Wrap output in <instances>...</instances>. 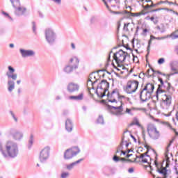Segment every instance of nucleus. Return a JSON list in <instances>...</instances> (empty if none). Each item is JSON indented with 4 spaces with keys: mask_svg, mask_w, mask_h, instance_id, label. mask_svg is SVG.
Segmentation results:
<instances>
[{
    "mask_svg": "<svg viewBox=\"0 0 178 178\" xmlns=\"http://www.w3.org/2000/svg\"><path fill=\"white\" fill-rule=\"evenodd\" d=\"M92 74H90V75L89 76V78L88 79V82H87V88L88 90V92L90 95H91V96L92 97L94 95H92L91 93V87L92 88V90H94V84H95V83H97V80L93 81L92 80Z\"/></svg>",
    "mask_w": 178,
    "mask_h": 178,
    "instance_id": "nucleus-21",
    "label": "nucleus"
},
{
    "mask_svg": "<svg viewBox=\"0 0 178 178\" xmlns=\"http://www.w3.org/2000/svg\"><path fill=\"white\" fill-rule=\"evenodd\" d=\"M174 74H178V72H174V73H170V74H168V75L165 74L166 79H167L166 81H168V80H170V76H173Z\"/></svg>",
    "mask_w": 178,
    "mask_h": 178,
    "instance_id": "nucleus-41",
    "label": "nucleus"
},
{
    "mask_svg": "<svg viewBox=\"0 0 178 178\" xmlns=\"http://www.w3.org/2000/svg\"><path fill=\"white\" fill-rule=\"evenodd\" d=\"M95 22H97V18L95 17H92L90 18V23L91 24H94V23H95Z\"/></svg>",
    "mask_w": 178,
    "mask_h": 178,
    "instance_id": "nucleus-48",
    "label": "nucleus"
},
{
    "mask_svg": "<svg viewBox=\"0 0 178 178\" xmlns=\"http://www.w3.org/2000/svg\"><path fill=\"white\" fill-rule=\"evenodd\" d=\"M140 82L136 80H130L128 81L125 87H124V91L127 92V94H133V92H136L137 90H138V85Z\"/></svg>",
    "mask_w": 178,
    "mask_h": 178,
    "instance_id": "nucleus-7",
    "label": "nucleus"
},
{
    "mask_svg": "<svg viewBox=\"0 0 178 178\" xmlns=\"http://www.w3.org/2000/svg\"><path fill=\"white\" fill-rule=\"evenodd\" d=\"M131 138H133L134 143H137V139H136V138L134 137V136L131 135Z\"/></svg>",
    "mask_w": 178,
    "mask_h": 178,
    "instance_id": "nucleus-57",
    "label": "nucleus"
},
{
    "mask_svg": "<svg viewBox=\"0 0 178 178\" xmlns=\"http://www.w3.org/2000/svg\"><path fill=\"white\" fill-rule=\"evenodd\" d=\"M145 148H146L147 151L144 154H141L140 156H137V158H139L143 163H148V159H151V157L148 155V152H149V146L148 145H145Z\"/></svg>",
    "mask_w": 178,
    "mask_h": 178,
    "instance_id": "nucleus-16",
    "label": "nucleus"
},
{
    "mask_svg": "<svg viewBox=\"0 0 178 178\" xmlns=\"http://www.w3.org/2000/svg\"><path fill=\"white\" fill-rule=\"evenodd\" d=\"M62 97L60 96H56V101H59V99H61Z\"/></svg>",
    "mask_w": 178,
    "mask_h": 178,
    "instance_id": "nucleus-60",
    "label": "nucleus"
},
{
    "mask_svg": "<svg viewBox=\"0 0 178 178\" xmlns=\"http://www.w3.org/2000/svg\"><path fill=\"white\" fill-rule=\"evenodd\" d=\"M83 161H84V159H80L77 160L76 161H74L70 164H67L66 165L67 170H73L74 168V166H77V165H79V163L83 162Z\"/></svg>",
    "mask_w": 178,
    "mask_h": 178,
    "instance_id": "nucleus-22",
    "label": "nucleus"
},
{
    "mask_svg": "<svg viewBox=\"0 0 178 178\" xmlns=\"http://www.w3.org/2000/svg\"><path fill=\"white\" fill-rule=\"evenodd\" d=\"M142 89L152 95V92H154V90H155V86H154V84L149 83H147L143 88L142 87Z\"/></svg>",
    "mask_w": 178,
    "mask_h": 178,
    "instance_id": "nucleus-23",
    "label": "nucleus"
},
{
    "mask_svg": "<svg viewBox=\"0 0 178 178\" xmlns=\"http://www.w3.org/2000/svg\"><path fill=\"white\" fill-rule=\"evenodd\" d=\"M124 143H125V147L126 148H127L129 147V143L127 142V140H125L124 139Z\"/></svg>",
    "mask_w": 178,
    "mask_h": 178,
    "instance_id": "nucleus-53",
    "label": "nucleus"
},
{
    "mask_svg": "<svg viewBox=\"0 0 178 178\" xmlns=\"http://www.w3.org/2000/svg\"><path fill=\"white\" fill-rule=\"evenodd\" d=\"M81 150L79 147H73L70 149H67L64 152V159L65 161H70V159H73L74 156H77L80 154Z\"/></svg>",
    "mask_w": 178,
    "mask_h": 178,
    "instance_id": "nucleus-8",
    "label": "nucleus"
},
{
    "mask_svg": "<svg viewBox=\"0 0 178 178\" xmlns=\"http://www.w3.org/2000/svg\"><path fill=\"white\" fill-rule=\"evenodd\" d=\"M10 136L15 140V141H21L23 140L24 134L21 131L13 130L10 131Z\"/></svg>",
    "mask_w": 178,
    "mask_h": 178,
    "instance_id": "nucleus-15",
    "label": "nucleus"
},
{
    "mask_svg": "<svg viewBox=\"0 0 178 178\" xmlns=\"http://www.w3.org/2000/svg\"><path fill=\"white\" fill-rule=\"evenodd\" d=\"M163 63H165V58H161L158 60V64L159 65H163Z\"/></svg>",
    "mask_w": 178,
    "mask_h": 178,
    "instance_id": "nucleus-45",
    "label": "nucleus"
},
{
    "mask_svg": "<svg viewBox=\"0 0 178 178\" xmlns=\"http://www.w3.org/2000/svg\"><path fill=\"white\" fill-rule=\"evenodd\" d=\"M70 173L69 172H62L61 174V178H67L70 176Z\"/></svg>",
    "mask_w": 178,
    "mask_h": 178,
    "instance_id": "nucleus-42",
    "label": "nucleus"
},
{
    "mask_svg": "<svg viewBox=\"0 0 178 178\" xmlns=\"http://www.w3.org/2000/svg\"><path fill=\"white\" fill-rule=\"evenodd\" d=\"M102 1L103 2H104V5L106 6V8H108L109 6L108 5L107 2H108V3H111V2H112V1L113 0H107V2H106V0H102Z\"/></svg>",
    "mask_w": 178,
    "mask_h": 178,
    "instance_id": "nucleus-46",
    "label": "nucleus"
},
{
    "mask_svg": "<svg viewBox=\"0 0 178 178\" xmlns=\"http://www.w3.org/2000/svg\"><path fill=\"white\" fill-rule=\"evenodd\" d=\"M147 133L152 140H159V137H161V133L154 124H149L147 125Z\"/></svg>",
    "mask_w": 178,
    "mask_h": 178,
    "instance_id": "nucleus-10",
    "label": "nucleus"
},
{
    "mask_svg": "<svg viewBox=\"0 0 178 178\" xmlns=\"http://www.w3.org/2000/svg\"><path fill=\"white\" fill-rule=\"evenodd\" d=\"M134 124H136V126H140V122H138V120H136V122H131L129 126H134Z\"/></svg>",
    "mask_w": 178,
    "mask_h": 178,
    "instance_id": "nucleus-49",
    "label": "nucleus"
},
{
    "mask_svg": "<svg viewBox=\"0 0 178 178\" xmlns=\"http://www.w3.org/2000/svg\"><path fill=\"white\" fill-rule=\"evenodd\" d=\"M49 151H51V147L49 146H46L42 149L39 156L40 162L44 163L49 158Z\"/></svg>",
    "mask_w": 178,
    "mask_h": 178,
    "instance_id": "nucleus-13",
    "label": "nucleus"
},
{
    "mask_svg": "<svg viewBox=\"0 0 178 178\" xmlns=\"http://www.w3.org/2000/svg\"><path fill=\"white\" fill-rule=\"evenodd\" d=\"M65 129L68 133H70V131H73V122H72V120L67 119L65 121Z\"/></svg>",
    "mask_w": 178,
    "mask_h": 178,
    "instance_id": "nucleus-25",
    "label": "nucleus"
},
{
    "mask_svg": "<svg viewBox=\"0 0 178 178\" xmlns=\"http://www.w3.org/2000/svg\"><path fill=\"white\" fill-rule=\"evenodd\" d=\"M108 90H109V83L106 80L104 79L97 85L95 92L99 98H104Z\"/></svg>",
    "mask_w": 178,
    "mask_h": 178,
    "instance_id": "nucleus-4",
    "label": "nucleus"
},
{
    "mask_svg": "<svg viewBox=\"0 0 178 178\" xmlns=\"http://www.w3.org/2000/svg\"><path fill=\"white\" fill-rule=\"evenodd\" d=\"M156 29H157L158 31L163 34V33L166 31V26H165V24H161L160 25L156 26Z\"/></svg>",
    "mask_w": 178,
    "mask_h": 178,
    "instance_id": "nucleus-28",
    "label": "nucleus"
},
{
    "mask_svg": "<svg viewBox=\"0 0 178 178\" xmlns=\"http://www.w3.org/2000/svg\"><path fill=\"white\" fill-rule=\"evenodd\" d=\"M6 149L10 158H16L19 155V146L17 143L13 140L7 141L6 144Z\"/></svg>",
    "mask_w": 178,
    "mask_h": 178,
    "instance_id": "nucleus-2",
    "label": "nucleus"
},
{
    "mask_svg": "<svg viewBox=\"0 0 178 178\" xmlns=\"http://www.w3.org/2000/svg\"><path fill=\"white\" fill-rule=\"evenodd\" d=\"M73 62H74L73 65H67L64 67L63 70L65 73L69 74L72 73L73 70H76V69L79 68V63H80V60H79V58L74 56L73 58H70V63H73Z\"/></svg>",
    "mask_w": 178,
    "mask_h": 178,
    "instance_id": "nucleus-11",
    "label": "nucleus"
},
{
    "mask_svg": "<svg viewBox=\"0 0 178 178\" xmlns=\"http://www.w3.org/2000/svg\"><path fill=\"white\" fill-rule=\"evenodd\" d=\"M124 145V135H123L122 138V141L120 144V145L118 147V149H120L121 151H123V145Z\"/></svg>",
    "mask_w": 178,
    "mask_h": 178,
    "instance_id": "nucleus-35",
    "label": "nucleus"
},
{
    "mask_svg": "<svg viewBox=\"0 0 178 178\" xmlns=\"http://www.w3.org/2000/svg\"><path fill=\"white\" fill-rule=\"evenodd\" d=\"M120 106H113V109H117L118 110V115H121L122 114V108H123V106H122V104L121 102H120Z\"/></svg>",
    "mask_w": 178,
    "mask_h": 178,
    "instance_id": "nucleus-32",
    "label": "nucleus"
},
{
    "mask_svg": "<svg viewBox=\"0 0 178 178\" xmlns=\"http://www.w3.org/2000/svg\"><path fill=\"white\" fill-rule=\"evenodd\" d=\"M149 19V20H151V22H154V20H155V17H151Z\"/></svg>",
    "mask_w": 178,
    "mask_h": 178,
    "instance_id": "nucleus-61",
    "label": "nucleus"
},
{
    "mask_svg": "<svg viewBox=\"0 0 178 178\" xmlns=\"http://www.w3.org/2000/svg\"><path fill=\"white\" fill-rule=\"evenodd\" d=\"M11 3L15 9V16L20 17L26 15L27 8L20 4V0H17V1H13Z\"/></svg>",
    "mask_w": 178,
    "mask_h": 178,
    "instance_id": "nucleus-9",
    "label": "nucleus"
},
{
    "mask_svg": "<svg viewBox=\"0 0 178 178\" xmlns=\"http://www.w3.org/2000/svg\"><path fill=\"white\" fill-rule=\"evenodd\" d=\"M128 55L129 54L127 52L122 51V49H120L113 54V58L117 63L118 67H122V64L123 62H124V60H126V58Z\"/></svg>",
    "mask_w": 178,
    "mask_h": 178,
    "instance_id": "nucleus-6",
    "label": "nucleus"
},
{
    "mask_svg": "<svg viewBox=\"0 0 178 178\" xmlns=\"http://www.w3.org/2000/svg\"><path fill=\"white\" fill-rule=\"evenodd\" d=\"M9 113L12 116V118L15 120V122L16 123H17V118H16V115H15V113H13V111H10Z\"/></svg>",
    "mask_w": 178,
    "mask_h": 178,
    "instance_id": "nucleus-36",
    "label": "nucleus"
},
{
    "mask_svg": "<svg viewBox=\"0 0 178 178\" xmlns=\"http://www.w3.org/2000/svg\"><path fill=\"white\" fill-rule=\"evenodd\" d=\"M67 90L68 92H77L79 90H80V86L77 83H74L73 82L70 83L67 86Z\"/></svg>",
    "mask_w": 178,
    "mask_h": 178,
    "instance_id": "nucleus-20",
    "label": "nucleus"
},
{
    "mask_svg": "<svg viewBox=\"0 0 178 178\" xmlns=\"http://www.w3.org/2000/svg\"><path fill=\"white\" fill-rule=\"evenodd\" d=\"M129 173H134V168H131L128 170Z\"/></svg>",
    "mask_w": 178,
    "mask_h": 178,
    "instance_id": "nucleus-55",
    "label": "nucleus"
},
{
    "mask_svg": "<svg viewBox=\"0 0 178 178\" xmlns=\"http://www.w3.org/2000/svg\"><path fill=\"white\" fill-rule=\"evenodd\" d=\"M0 152L2 153V155L4 156V158L8 157V154L3 152V145H2V142L0 140Z\"/></svg>",
    "mask_w": 178,
    "mask_h": 178,
    "instance_id": "nucleus-33",
    "label": "nucleus"
},
{
    "mask_svg": "<svg viewBox=\"0 0 178 178\" xmlns=\"http://www.w3.org/2000/svg\"><path fill=\"white\" fill-rule=\"evenodd\" d=\"M107 97L108 102L111 103L116 102V98H118L119 99L124 98V96H120V95H119V90L118 89H114L111 93L108 92Z\"/></svg>",
    "mask_w": 178,
    "mask_h": 178,
    "instance_id": "nucleus-12",
    "label": "nucleus"
},
{
    "mask_svg": "<svg viewBox=\"0 0 178 178\" xmlns=\"http://www.w3.org/2000/svg\"><path fill=\"white\" fill-rule=\"evenodd\" d=\"M2 13L4 15V16H6V17H8L11 22H13V18H12V17H10L8 13L3 11Z\"/></svg>",
    "mask_w": 178,
    "mask_h": 178,
    "instance_id": "nucleus-39",
    "label": "nucleus"
},
{
    "mask_svg": "<svg viewBox=\"0 0 178 178\" xmlns=\"http://www.w3.org/2000/svg\"><path fill=\"white\" fill-rule=\"evenodd\" d=\"M159 81L160 82V85H162L165 83V81H163V79H162V78L159 77Z\"/></svg>",
    "mask_w": 178,
    "mask_h": 178,
    "instance_id": "nucleus-52",
    "label": "nucleus"
},
{
    "mask_svg": "<svg viewBox=\"0 0 178 178\" xmlns=\"http://www.w3.org/2000/svg\"><path fill=\"white\" fill-rule=\"evenodd\" d=\"M52 1L57 5H60V3H62V0H52Z\"/></svg>",
    "mask_w": 178,
    "mask_h": 178,
    "instance_id": "nucleus-50",
    "label": "nucleus"
},
{
    "mask_svg": "<svg viewBox=\"0 0 178 178\" xmlns=\"http://www.w3.org/2000/svg\"><path fill=\"white\" fill-rule=\"evenodd\" d=\"M97 123H99L100 124H104V117L99 115L97 119Z\"/></svg>",
    "mask_w": 178,
    "mask_h": 178,
    "instance_id": "nucleus-38",
    "label": "nucleus"
},
{
    "mask_svg": "<svg viewBox=\"0 0 178 178\" xmlns=\"http://www.w3.org/2000/svg\"><path fill=\"white\" fill-rule=\"evenodd\" d=\"M145 2H147V4L143 6V8L145 10H149L151 13L158 12V10H161V9H158V8L151 10L152 9V8H155V6H156V4H154V3L152 2V0H146ZM148 3H150V4Z\"/></svg>",
    "mask_w": 178,
    "mask_h": 178,
    "instance_id": "nucleus-18",
    "label": "nucleus"
},
{
    "mask_svg": "<svg viewBox=\"0 0 178 178\" xmlns=\"http://www.w3.org/2000/svg\"><path fill=\"white\" fill-rule=\"evenodd\" d=\"M9 47H10V48H15V44L11 43V44H10Z\"/></svg>",
    "mask_w": 178,
    "mask_h": 178,
    "instance_id": "nucleus-62",
    "label": "nucleus"
},
{
    "mask_svg": "<svg viewBox=\"0 0 178 178\" xmlns=\"http://www.w3.org/2000/svg\"><path fill=\"white\" fill-rule=\"evenodd\" d=\"M172 95H173V94H170V93H165L163 95L162 97V101H163V104L165 105V106H170V105H172Z\"/></svg>",
    "mask_w": 178,
    "mask_h": 178,
    "instance_id": "nucleus-19",
    "label": "nucleus"
},
{
    "mask_svg": "<svg viewBox=\"0 0 178 178\" xmlns=\"http://www.w3.org/2000/svg\"><path fill=\"white\" fill-rule=\"evenodd\" d=\"M153 23L154 24H158V19H154V21H153Z\"/></svg>",
    "mask_w": 178,
    "mask_h": 178,
    "instance_id": "nucleus-59",
    "label": "nucleus"
},
{
    "mask_svg": "<svg viewBox=\"0 0 178 178\" xmlns=\"http://www.w3.org/2000/svg\"><path fill=\"white\" fill-rule=\"evenodd\" d=\"M8 72H6L8 80V91L12 92L15 90V81L17 80V74H15V70L13 67L9 65L8 67Z\"/></svg>",
    "mask_w": 178,
    "mask_h": 178,
    "instance_id": "nucleus-1",
    "label": "nucleus"
},
{
    "mask_svg": "<svg viewBox=\"0 0 178 178\" xmlns=\"http://www.w3.org/2000/svg\"><path fill=\"white\" fill-rule=\"evenodd\" d=\"M173 38L176 39L178 38V35L172 34Z\"/></svg>",
    "mask_w": 178,
    "mask_h": 178,
    "instance_id": "nucleus-63",
    "label": "nucleus"
},
{
    "mask_svg": "<svg viewBox=\"0 0 178 178\" xmlns=\"http://www.w3.org/2000/svg\"><path fill=\"white\" fill-rule=\"evenodd\" d=\"M102 27H108V22H104L103 24H102Z\"/></svg>",
    "mask_w": 178,
    "mask_h": 178,
    "instance_id": "nucleus-54",
    "label": "nucleus"
},
{
    "mask_svg": "<svg viewBox=\"0 0 178 178\" xmlns=\"http://www.w3.org/2000/svg\"><path fill=\"white\" fill-rule=\"evenodd\" d=\"M173 94L175 92V88L172 86V84L169 83L168 81H165L162 85H159V87L156 90V98L159 99V94Z\"/></svg>",
    "mask_w": 178,
    "mask_h": 178,
    "instance_id": "nucleus-3",
    "label": "nucleus"
},
{
    "mask_svg": "<svg viewBox=\"0 0 178 178\" xmlns=\"http://www.w3.org/2000/svg\"><path fill=\"white\" fill-rule=\"evenodd\" d=\"M177 63H178L177 61H172L170 63V66L172 72H177Z\"/></svg>",
    "mask_w": 178,
    "mask_h": 178,
    "instance_id": "nucleus-30",
    "label": "nucleus"
},
{
    "mask_svg": "<svg viewBox=\"0 0 178 178\" xmlns=\"http://www.w3.org/2000/svg\"><path fill=\"white\" fill-rule=\"evenodd\" d=\"M168 37L164 36V37H155L154 35L150 36V40H149L148 42V46H147V55L149 54V49H151V44L152 42V40H165V38H167Z\"/></svg>",
    "mask_w": 178,
    "mask_h": 178,
    "instance_id": "nucleus-24",
    "label": "nucleus"
},
{
    "mask_svg": "<svg viewBox=\"0 0 178 178\" xmlns=\"http://www.w3.org/2000/svg\"><path fill=\"white\" fill-rule=\"evenodd\" d=\"M152 76H154V74H155V73H157L158 74H161V76H166V74H163L162 72H161L160 71H155V70L152 69Z\"/></svg>",
    "mask_w": 178,
    "mask_h": 178,
    "instance_id": "nucleus-37",
    "label": "nucleus"
},
{
    "mask_svg": "<svg viewBox=\"0 0 178 178\" xmlns=\"http://www.w3.org/2000/svg\"><path fill=\"white\" fill-rule=\"evenodd\" d=\"M151 95H152L149 93V92L145 90L144 89H143V88L140 89L139 97L142 102H147V101L151 99Z\"/></svg>",
    "mask_w": 178,
    "mask_h": 178,
    "instance_id": "nucleus-14",
    "label": "nucleus"
},
{
    "mask_svg": "<svg viewBox=\"0 0 178 178\" xmlns=\"http://www.w3.org/2000/svg\"><path fill=\"white\" fill-rule=\"evenodd\" d=\"M133 55V60L135 63H138V57H137V56H134V54Z\"/></svg>",
    "mask_w": 178,
    "mask_h": 178,
    "instance_id": "nucleus-47",
    "label": "nucleus"
},
{
    "mask_svg": "<svg viewBox=\"0 0 178 178\" xmlns=\"http://www.w3.org/2000/svg\"><path fill=\"white\" fill-rule=\"evenodd\" d=\"M122 150H120V149H118V147L117 148V150H116V154H120V152H122Z\"/></svg>",
    "mask_w": 178,
    "mask_h": 178,
    "instance_id": "nucleus-58",
    "label": "nucleus"
},
{
    "mask_svg": "<svg viewBox=\"0 0 178 178\" xmlns=\"http://www.w3.org/2000/svg\"><path fill=\"white\" fill-rule=\"evenodd\" d=\"M32 26H33V31L34 34H36L37 33V28L35 27V22H32Z\"/></svg>",
    "mask_w": 178,
    "mask_h": 178,
    "instance_id": "nucleus-44",
    "label": "nucleus"
},
{
    "mask_svg": "<svg viewBox=\"0 0 178 178\" xmlns=\"http://www.w3.org/2000/svg\"><path fill=\"white\" fill-rule=\"evenodd\" d=\"M138 108H126V113H128V115H131V116H133V113H131L132 111H138Z\"/></svg>",
    "mask_w": 178,
    "mask_h": 178,
    "instance_id": "nucleus-34",
    "label": "nucleus"
},
{
    "mask_svg": "<svg viewBox=\"0 0 178 178\" xmlns=\"http://www.w3.org/2000/svg\"><path fill=\"white\" fill-rule=\"evenodd\" d=\"M71 47H72V49H76V44H74V43H71Z\"/></svg>",
    "mask_w": 178,
    "mask_h": 178,
    "instance_id": "nucleus-56",
    "label": "nucleus"
},
{
    "mask_svg": "<svg viewBox=\"0 0 178 178\" xmlns=\"http://www.w3.org/2000/svg\"><path fill=\"white\" fill-rule=\"evenodd\" d=\"M113 159V161H115V162H119V158L118 157V156H114Z\"/></svg>",
    "mask_w": 178,
    "mask_h": 178,
    "instance_id": "nucleus-51",
    "label": "nucleus"
},
{
    "mask_svg": "<svg viewBox=\"0 0 178 178\" xmlns=\"http://www.w3.org/2000/svg\"><path fill=\"white\" fill-rule=\"evenodd\" d=\"M175 170L176 172V175H178V170H177V167H175Z\"/></svg>",
    "mask_w": 178,
    "mask_h": 178,
    "instance_id": "nucleus-64",
    "label": "nucleus"
},
{
    "mask_svg": "<svg viewBox=\"0 0 178 178\" xmlns=\"http://www.w3.org/2000/svg\"><path fill=\"white\" fill-rule=\"evenodd\" d=\"M33 143H34V136L31 134L27 145L29 149H31V147H33Z\"/></svg>",
    "mask_w": 178,
    "mask_h": 178,
    "instance_id": "nucleus-31",
    "label": "nucleus"
},
{
    "mask_svg": "<svg viewBox=\"0 0 178 178\" xmlns=\"http://www.w3.org/2000/svg\"><path fill=\"white\" fill-rule=\"evenodd\" d=\"M45 40L49 45H54L56 42V32L51 28H47L44 31Z\"/></svg>",
    "mask_w": 178,
    "mask_h": 178,
    "instance_id": "nucleus-5",
    "label": "nucleus"
},
{
    "mask_svg": "<svg viewBox=\"0 0 178 178\" xmlns=\"http://www.w3.org/2000/svg\"><path fill=\"white\" fill-rule=\"evenodd\" d=\"M130 24H131L127 23L124 24V28H123L124 31H129V26H130Z\"/></svg>",
    "mask_w": 178,
    "mask_h": 178,
    "instance_id": "nucleus-40",
    "label": "nucleus"
},
{
    "mask_svg": "<svg viewBox=\"0 0 178 178\" xmlns=\"http://www.w3.org/2000/svg\"><path fill=\"white\" fill-rule=\"evenodd\" d=\"M141 13H131V16H132L133 17H138V16H141Z\"/></svg>",
    "mask_w": 178,
    "mask_h": 178,
    "instance_id": "nucleus-43",
    "label": "nucleus"
},
{
    "mask_svg": "<svg viewBox=\"0 0 178 178\" xmlns=\"http://www.w3.org/2000/svg\"><path fill=\"white\" fill-rule=\"evenodd\" d=\"M84 99V94L81 93L77 96H70L69 99H74V101H82Z\"/></svg>",
    "mask_w": 178,
    "mask_h": 178,
    "instance_id": "nucleus-26",
    "label": "nucleus"
},
{
    "mask_svg": "<svg viewBox=\"0 0 178 178\" xmlns=\"http://www.w3.org/2000/svg\"><path fill=\"white\" fill-rule=\"evenodd\" d=\"M172 143H173V141L171 140L168 144L165 152V158L166 162H170V160L169 158V147H170V145H172Z\"/></svg>",
    "mask_w": 178,
    "mask_h": 178,
    "instance_id": "nucleus-27",
    "label": "nucleus"
},
{
    "mask_svg": "<svg viewBox=\"0 0 178 178\" xmlns=\"http://www.w3.org/2000/svg\"><path fill=\"white\" fill-rule=\"evenodd\" d=\"M19 53L22 58H30L35 55V52L34 51V50L31 49L26 50L24 49H19Z\"/></svg>",
    "mask_w": 178,
    "mask_h": 178,
    "instance_id": "nucleus-17",
    "label": "nucleus"
},
{
    "mask_svg": "<svg viewBox=\"0 0 178 178\" xmlns=\"http://www.w3.org/2000/svg\"><path fill=\"white\" fill-rule=\"evenodd\" d=\"M151 72L150 70H147V72L146 73H144V72H140V74H139V78L140 79H144V77H152V74H150L149 72Z\"/></svg>",
    "mask_w": 178,
    "mask_h": 178,
    "instance_id": "nucleus-29",
    "label": "nucleus"
}]
</instances>
